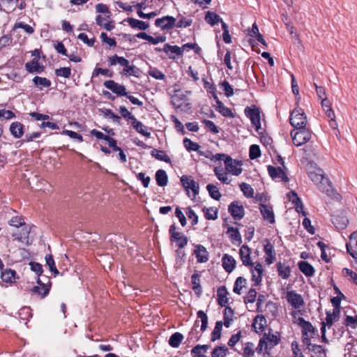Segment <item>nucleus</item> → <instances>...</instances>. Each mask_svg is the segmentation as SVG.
<instances>
[{
	"instance_id": "nucleus-1",
	"label": "nucleus",
	"mask_w": 357,
	"mask_h": 357,
	"mask_svg": "<svg viewBox=\"0 0 357 357\" xmlns=\"http://www.w3.org/2000/svg\"><path fill=\"white\" fill-rule=\"evenodd\" d=\"M308 176L314 182L319 190L322 192L331 196L332 192L330 181L324 177L322 169L315 168L313 170L308 169Z\"/></svg>"
},
{
	"instance_id": "nucleus-2",
	"label": "nucleus",
	"mask_w": 357,
	"mask_h": 357,
	"mask_svg": "<svg viewBox=\"0 0 357 357\" xmlns=\"http://www.w3.org/2000/svg\"><path fill=\"white\" fill-rule=\"evenodd\" d=\"M108 61L110 66L119 64L123 67L122 74L127 77L135 76L138 77L139 75V69L134 65H130V61L123 56L114 54L109 57Z\"/></svg>"
},
{
	"instance_id": "nucleus-3",
	"label": "nucleus",
	"mask_w": 357,
	"mask_h": 357,
	"mask_svg": "<svg viewBox=\"0 0 357 357\" xmlns=\"http://www.w3.org/2000/svg\"><path fill=\"white\" fill-rule=\"evenodd\" d=\"M297 312H291V316L295 319L294 324H297L301 329L303 342L305 344L310 345V339L315 335L316 328L309 321L302 317L296 319Z\"/></svg>"
},
{
	"instance_id": "nucleus-4",
	"label": "nucleus",
	"mask_w": 357,
	"mask_h": 357,
	"mask_svg": "<svg viewBox=\"0 0 357 357\" xmlns=\"http://www.w3.org/2000/svg\"><path fill=\"white\" fill-rule=\"evenodd\" d=\"M215 160H224L226 171L234 176H238L241 174L243 169L241 168L242 163L241 161L234 160L230 156L224 153H217L215 155Z\"/></svg>"
},
{
	"instance_id": "nucleus-5",
	"label": "nucleus",
	"mask_w": 357,
	"mask_h": 357,
	"mask_svg": "<svg viewBox=\"0 0 357 357\" xmlns=\"http://www.w3.org/2000/svg\"><path fill=\"white\" fill-rule=\"evenodd\" d=\"M310 138L311 132L306 126L291 130V141L297 146L305 144Z\"/></svg>"
},
{
	"instance_id": "nucleus-6",
	"label": "nucleus",
	"mask_w": 357,
	"mask_h": 357,
	"mask_svg": "<svg viewBox=\"0 0 357 357\" xmlns=\"http://www.w3.org/2000/svg\"><path fill=\"white\" fill-rule=\"evenodd\" d=\"M181 182L187 191L189 197L195 199L199 194V185L191 176L183 175L181 177Z\"/></svg>"
},
{
	"instance_id": "nucleus-7",
	"label": "nucleus",
	"mask_w": 357,
	"mask_h": 357,
	"mask_svg": "<svg viewBox=\"0 0 357 357\" xmlns=\"http://www.w3.org/2000/svg\"><path fill=\"white\" fill-rule=\"evenodd\" d=\"M307 125V116L301 108L296 107L291 111V126L294 128L305 127Z\"/></svg>"
},
{
	"instance_id": "nucleus-8",
	"label": "nucleus",
	"mask_w": 357,
	"mask_h": 357,
	"mask_svg": "<svg viewBox=\"0 0 357 357\" xmlns=\"http://www.w3.org/2000/svg\"><path fill=\"white\" fill-rule=\"evenodd\" d=\"M170 241L175 242L178 248H183L188 244V237L183 233L176 230L175 225L169 227Z\"/></svg>"
},
{
	"instance_id": "nucleus-9",
	"label": "nucleus",
	"mask_w": 357,
	"mask_h": 357,
	"mask_svg": "<svg viewBox=\"0 0 357 357\" xmlns=\"http://www.w3.org/2000/svg\"><path fill=\"white\" fill-rule=\"evenodd\" d=\"M176 20L172 16H164L161 18H158L155 21V25L160 27L162 30H171L175 26Z\"/></svg>"
},
{
	"instance_id": "nucleus-10",
	"label": "nucleus",
	"mask_w": 357,
	"mask_h": 357,
	"mask_svg": "<svg viewBox=\"0 0 357 357\" xmlns=\"http://www.w3.org/2000/svg\"><path fill=\"white\" fill-rule=\"evenodd\" d=\"M267 169L268 174L273 180L282 181L284 183L289 181V178L281 167H275L272 165H268Z\"/></svg>"
},
{
	"instance_id": "nucleus-11",
	"label": "nucleus",
	"mask_w": 357,
	"mask_h": 357,
	"mask_svg": "<svg viewBox=\"0 0 357 357\" xmlns=\"http://www.w3.org/2000/svg\"><path fill=\"white\" fill-rule=\"evenodd\" d=\"M246 116L250 119L252 123L255 126V129L259 132L261 128L260 112L258 108L246 107L245 109Z\"/></svg>"
},
{
	"instance_id": "nucleus-12",
	"label": "nucleus",
	"mask_w": 357,
	"mask_h": 357,
	"mask_svg": "<svg viewBox=\"0 0 357 357\" xmlns=\"http://www.w3.org/2000/svg\"><path fill=\"white\" fill-rule=\"evenodd\" d=\"M105 88L111 90L114 93L118 96H127L126 89L123 85H121L114 80H107L104 82Z\"/></svg>"
},
{
	"instance_id": "nucleus-13",
	"label": "nucleus",
	"mask_w": 357,
	"mask_h": 357,
	"mask_svg": "<svg viewBox=\"0 0 357 357\" xmlns=\"http://www.w3.org/2000/svg\"><path fill=\"white\" fill-rule=\"evenodd\" d=\"M291 208H294L296 213H298L299 215H301L304 217L307 215V213L305 210V206L302 200L293 190H291Z\"/></svg>"
},
{
	"instance_id": "nucleus-14",
	"label": "nucleus",
	"mask_w": 357,
	"mask_h": 357,
	"mask_svg": "<svg viewBox=\"0 0 357 357\" xmlns=\"http://www.w3.org/2000/svg\"><path fill=\"white\" fill-rule=\"evenodd\" d=\"M228 211L235 220H239L244 216V208L237 202H231L229 206Z\"/></svg>"
},
{
	"instance_id": "nucleus-15",
	"label": "nucleus",
	"mask_w": 357,
	"mask_h": 357,
	"mask_svg": "<svg viewBox=\"0 0 357 357\" xmlns=\"http://www.w3.org/2000/svg\"><path fill=\"white\" fill-rule=\"evenodd\" d=\"M190 91H185V93L181 90L175 91L174 95L172 98V103L176 108L181 107V102L188 100L187 94H190Z\"/></svg>"
},
{
	"instance_id": "nucleus-16",
	"label": "nucleus",
	"mask_w": 357,
	"mask_h": 357,
	"mask_svg": "<svg viewBox=\"0 0 357 357\" xmlns=\"http://www.w3.org/2000/svg\"><path fill=\"white\" fill-rule=\"evenodd\" d=\"M250 249L248 245H243L239 251V254L241 256V261L243 264L245 266H253L254 263L252 262L250 259Z\"/></svg>"
},
{
	"instance_id": "nucleus-17",
	"label": "nucleus",
	"mask_w": 357,
	"mask_h": 357,
	"mask_svg": "<svg viewBox=\"0 0 357 357\" xmlns=\"http://www.w3.org/2000/svg\"><path fill=\"white\" fill-rule=\"evenodd\" d=\"M347 252L354 258L357 255V232H354L351 234L349 241L347 244Z\"/></svg>"
},
{
	"instance_id": "nucleus-18",
	"label": "nucleus",
	"mask_w": 357,
	"mask_h": 357,
	"mask_svg": "<svg viewBox=\"0 0 357 357\" xmlns=\"http://www.w3.org/2000/svg\"><path fill=\"white\" fill-rule=\"evenodd\" d=\"M266 341L261 340L259 341L257 349L260 351L263 349L264 344L265 345V349H267L268 347H273L278 344L280 341V338L277 335H270L266 338Z\"/></svg>"
},
{
	"instance_id": "nucleus-19",
	"label": "nucleus",
	"mask_w": 357,
	"mask_h": 357,
	"mask_svg": "<svg viewBox=\"0 0 357 357\" xmlns=\"http://www.w3.org/2000/svg\"><path fill=\"white\" fill-rule=\"evenodd\" d=\"M194 252L198 262L204 263L208 260V252L204 246L202 245H197Z\"/></svg>"
},
{
	"instance_id": "nucleus-20",
	"label": "nucleus",
	"mask_w": 357,
	"mask_h": 357,
	"mask_svg": "<svg viewBox=\"0 0 357 357\" xmlns=\"http://www.w3.org/2000/svg\"><path fill=\"white\" fill-rule=\"evenodd\" d=\"M263 271L262 265L260 263H257L254 268L252 269V280L255 282V286L261 283Z\"/></svg>"
},
{
	"instance_id": "nucleus-21",
	"label": "nucleus",
	"mask_w": 357,
	"mask_h": 357,
	"mask_svg": "<svg viewBox=\"0 0 357 357\" xmlns=\"http://www.w3.org/2000/svg\"><path fill=\"white\" fill-rule=\"evenodd\" d=\"M25 68L29 73H40L43 71L44 66L40 65L38 59L37 58H34L31 61L27 62L25 64Z\"/></svg>"
},
{
	"instance_id": "nucleus-22",
	"label": "nucleus",
	"mask_w": 357,
	"mask_h": 357,
	"mask_svg": "<svg viewBox=\"0 0 357 357\" xmlns=\"http://www.w3.org/2000/svg\"><path fill=\"white\" fill-rule=\"evenodd\" d=\"M162 51L169 55L170 59H175V56L172 55V54L176 56H181L183 54V50L181 47L177 45H170L169 44H165L162 48Z\"/></svg>"
},
{
	"instance_id": "nucleus-23",
	"label": "nucleus",
	"mask_w": 357,
	"mask_h": 357,
	"mask_svg": "<svg viewBox=\"0 0 357 357\" xmlns=\"http://www.w3.org/2000/svg\"><path fill=\"white\" fill-rule=\"evenodd\" d=\"M213 97L216 100L215 109L225 117H233L234 115L231 109L225 106L215 94H213Z\"/></svg>"
},
{
	"instance_id": "nucleus-24",
	"label": "nucleus",
	"mask_w": 357,
	"mask_h": 357,
	"mask_svg": "<svg viewBox=\"0 0 357 357\" xmlns=\"http://www.w3.org/2000/svg\"><path fill=\"white\" fill-rule=\"evenodd\" d=\"M229 294L225 286L219 287L217 290L218 303L222 307H225L228 303L227 295Z\"/></svg>"
},
{
	"instance_id": "nucleus-25",
	"label": "nucleus",
	"mask_w": 357,
	"mask_h": 357,
	"mask_svg": "<svg viewBox=\"0 0 357 357\" xmlns=\"http://www.w3.org/2000/svg\"><path fill=\"white\" fill-rule=\"evenodd\" d=\"M259 209L264 220H266L270 223L275 222L274 213L271 207L265 204H260Z\"/></svg>"
},
{
	"instance_id": "nucleus-26",
	"label": "nucleus",
	"mask_w": 357,
	"mask_h": 357,
	"mask_svg": "<svg viewBox=\"0 0 357 357\" xmlns=\"http://www.w3.org/2000/svg\"><path fill=\"white\" fill-rule=\"evenodd\" d=\"M222 266L227 273H231L235 268L236 260L231 256L225 254L222 259Z\"/></svg>"
},
{
	"instance_id": "nucleus-27",
	"label": "nucleus",
	"mask_w": 357,
	"mask_h": 357,
	"mask_svg": "<svg viewBox=\"0 0 357 357\" xmlns=\"http://www.w3.org/2000/svg\"><path fill=\"white\" fill-rule=\"evenodd\" d=\"M227 234L232 243L240 245L242 243L241 234L237 228L229 227L227 229Z\"/></svg>"
},
{
	"instance_id": "nucleus-28",
	"label": "nucleus",
	"mask_w": 357,
	"mask_h": 357,
	"mask_svg": "<svg viewBox=\"0 0 357 357\" xmlns=\"http://www.w3.org/2000/svg\"><path fill=\"white\" fill-rule=\"evenodd\" d=\"M264 250L267 255L266 257V261L268 264H272L275 259L274 248L268 241H266V244H264Z\"/></svg>"
},
{
	"instance_id": "nucleus-29",
	"label": "nucleus",
	"mask_w": 357,
	"mask_h": 357,
	"mask_svg": "<svg viewBox=\"0 0 357 357\" xmlns=\"http://www.w3.org/2000/svg\"><path fill=\"white\" fill-rule=\"evenodd\" d=\"M299 270L306 276L311 277L314 274V267L305 261H301L298 263Z\"/></svg>"
},
{
	"instance_id": "nucleus-30",
	"label": "nucleus",
	"mask_w": 357,
	"mask_h": 357,
	"mask_svg": "<svg viewBox=\"0 0 357 357\" xmlns=\"http://www.w3.org/2000/svg\"><path fill=\"white\" fill-rule=\"evenodd\" d=\"M24 126L20 122H13L10 126V131L15 138H20L23 134Z\"/></svg>"
},
{
	"instance_id": "nucleus-31",
	"label": "nucleus",
	"mask_w": 357,
	"mask_h": 357,
	"mask_svg": "<svg viewBox=\"0 0 357 357\" xmlns=\"http://www.w3.org/2000/svg\"><path fill=\"white\" fill-rule=\"evenodd\" d=\"M38 284L40 286H35L32 288L31 291L32 292L35 294H38L41 296V298H45L50 291V287L47 286L46 284L41 283L39 278H38Z\"/></svg>"
},
{
	"instance_id": "nucleus-32",
	"label": "nucleus",
	"mask_w": 357,
	"mask_h": 357,
	"mask_svg": "<svg viewBox=\"0 0 357 357\" xmlns=\"http://www.w3.org/2000/svg\"><path fill=\"white\" fill-rule=\"evenodd\" d=\"M131 123L137 132L146 137H149L151 135L150 132L148 130V128L137 119L132 121Z\"/></svg>"
},
{
	"instance_id": "nucleus-33",
	"label": "nucleus",
	"mask_w": 357,
	"mask_h": 357,
	"mask_svg": "<svg viewBox=\"0 0 357 357\" xmlns=\"http://www.w3.org/2000/svg\"><path fill=\"white\" fill-rule=\"evenodd\" d=\"M332 222L337 229H344L347 227L349 220L345 216L337 215L333 217Z\"/></svg>"
},
{
	"instance_id": "nucleus-34",
	"label": "nucleus",
	"mask_w": 357,
	"mask_h": 357,
	"mask_svg": "<svg viewBox=\"0 0 357 357\" xmlns=\"http://www.w3.org/2000/svg\"><path fill=\"white\" fill-rule=\"evenodd\" d=\"M155 181L158 185L164 187L167 185L168 177L167 173L163 169H159L155 173Z\"/></svg>"
},
{
	"instance_id": "nucleus-35",
	"label": "nucleus",
	"mask_w": 357,
	"mask_h": 357,
	"mask_svg": "<svg viewBox=\"0 0 357 357\" xmlns=\"http://www.w3.org/2000/svg\"><path fill=\"white\" fill-rule=\"evenodd\" d=\"M128 22L131 27L136 28L139 30H146L149 26V23L135 18H128Z\"/></svg>"
},
{
	"instance_id": "nucleus-36",
	"label": "nucleus",
	"mask_w": 357,
	"mask_h": 357,
	"mask_svg": "<svg viewBox=\"0 0 357 357\" xmlns=\"http://www.w3.org/2000/svg\"><path fill=\"white\" fill-rule=\"evenodd\" d=\"M214 173L218 180H220L222 183L229 184L230 183V180L228 178L227 172H225L222 167H216L214 169Z\"/></svg>"
},
{
	"instance_id": "nucleus-37",
	"label": "nucleus",
	"mask_w": 357,
	"mask_h": 357,
	"mask_svg": "<svg viewBox=\"0 0 357 357\" xmlns=\"http://www.w3.org/2000/svg\"><path fill=\"white\" fill-rule=\"evenodd\" d=\"M191 282L192 289L197 295H200L202 294V287L200 284V275L197 273H195L192 275Z\"/></svg>"
},
{
	"instance_id": "nucleus-38",
	"label": "nucleus",
	"mask_w": 357,
	"mask_h": 357,
	"mask_svg": "<svg viewBox=\"0 0 357 357\" xmlns=\"http://www.w3.org/2000/svg\"><path fill=\"white\" fill-rule=\"evenodd\" d=\"M151 155L158 160L164 161L167 163L171 162L169 157L166 154V153L164 151L154 149L151 151Z\"/></svg>"
},
{
	"instance_id": "nucleus-39",
	"label": "nucleus",
	"mask_w": 357,
	"mask_h": 357,
	"mask_svg": "<svg viewBox=\"0 0 357 357\" xmlns=\"http://www.w3.org/2000/svg\"><path fill=\"white\" fill-rule=\"evenodd\" d=\"M183 340V335L178 333H174L171 335L169 340V344L171 347L174 348H177L181 343L182 340Z\"/></svg>"
},
{
	"instance_id": "nucleus-40",
	"label": "nucleus",
	"mask_w": 357,
	"mask_h": 357,
	"mask_svg": "<svg viewBox=\"0 0 357 357\" xmlns=\"http://www.w3.org/2000/svg\"><path fill=\"white\" fill-rule=\"evenodd\" d=\"M205 20L208 24L214 26L218 22H222V18L216 13L208 11L205 15Z\"/></svg>"
},
{
	"instance_id": "nucleus-41",
	"label": "nucleus",
	"mask_w": 357,
	"mask_h": 357,
	"mask_svg": "<svg viewBox=\"0 0 357 357\" xmlns=\"http://www.w3.org/2000/svg\"><path fill=\"white\" fill-rule=\"evenodd\" d=\"M304 305V301L301 295L291 291V307L299 308Z\"/></svg>"
},
{
	"instance_id": "nucleus-42",
	"label": "nucleus",
	"mask_w": 357,
	"mask_h": 357,
	"mask_svg": "<svg viewBox=\"0 0 357 357\" xmlns=\"http://www.w3.org/2000/svg\"><path fill=\"white\" fill-rule=\"evenodd\" d=\"M33 82L36 86L39 87L40 89H42L43 87L47 88L51 86V81L46 77L36 76L33 79Z\"/></svg>"
},
{
	"instance_id": "nucleus-43",
	"label": "nucleus",
	"mask_w": 357,
	"mask_h": 357,
	"mask_svg": "<svg viewBox=\"0 0 357 357\" xmlns=\"http://www.w3.org/2000/svg\"><path fill=\"white\" fill-rule=\"evenodd\" d=\"M203 212H204L205 218L207 220H215L218 218V209L216 208L204 207Z\"/></svg>"
},
{
	"instance_id": "nucleus-44",
	"label": "nucleus",
	"mask_w": 357,
	"mask_h": 357,
	"mask_svg": "<svg viewBox=\"0 0 357 357\" xmlns=\"http://www.w3.org/2000/svg\"><path fill=\"white\" fill-rule=\"evenodd\" d=\"M222 328V322L221 321H218L215 323V328L211 333V340L212 341L214 342L220 338Z\"/></svg>"
},
{
	"instance_id": "nucleus-45",
	"label": "nucleus",
	"mask_w": 357,
	"mask_h": 357,
	"mask_svg": "<svg viewBox=\"0 0 357 357\" xmlns=\"http://www.w3.org/2000/svg\"><path fill=\"white\" fill-rule=\"evenodd\" d=\"M206 189L210 195V196L215 199V200H219L221 197V194L218 190V188L213 185V184H208L206 185Z\"/></svg>"
},
{
	"instance_id": "nucleus-46",
	"label": "nucleus",
	"mask_w": 357,
	"mask_h": 357,
	"mask_svg": "<svg viewBox=\"0 0 357 357\" xmlns=\"http://www.w3.org/2000/svg\"><path fill=\"white\" fill-rule=\"evenodd\" d=\"M239 187L244 196L246 197L250 198L254 196V190L250 185L246 183H241Z\"/></svg>"
},
{
	"instance_id": "nucleus-47",
	"label": "nucleus",
	"mask_w": 357,
	"mask_h": 357,
	"mask_svg": "<svg viewBox=\"0 0 357 357\" xmlns=\"http://www.w3.org/2000/svg\"><path fill=\"white\" fill-rule=\"evenodd\" d=\"M246 280L243 277H238L236 280L234 287V292L240 295L241 294V291L245 286Z\"/></svg>"
},
{
	"instance_id": "nucleus-48",
	"label": "nucleus",
	"mask_w": 357,
	"mask_h": 357,
	"mask_svg": "<svg viewBox=\"0 0 357 357\" xmlns=\"http://www.w3.org/2000/svg\"><path fill=\"white\" fill-rule=\"evenodd\" d=\"M183 145L188 151H199L200 146L188 138L183 139Z\"/></svg>"
},
{
	"instance_id": "nucleus-49",
	"label": "nucleus",
	"mask_w": 357,
	"mask_h": 357,
	"mask_svg": "<svg viewBox=\"0 0 357 357\" xmlns=\"http://www.w3.org/2000/svg\"><path fill=\"white\" fill-rule=\"evenodd\" d=\"M15 271L13 270H6L1 273V279L5 282H13L15 280Z\"/></svg>"
},
{
	"instance_id": "nucleus-50",
	"label": "nucleus",
	"mask_w": 357,
	"mask_h": 357,
	"mask_svg": "<svg viewBox=\"0 0 357 357\" xmlns=\"http://www.w3.org/2000/svg\"><path fill=\"white\" fill-rule=\"evenodd\" d=\"M46 265L49 267L50 271L53 273L54 275H58L59 273L58 269L55 266V263L52 255H47L45 256Z\"/></svg>"
},
{
	"instance_id": "nucleus-51",
	"label": "nucleus",
	"mask_w": 357,
	"mask_h": 357,
	"mask_svg": "<svg viewBox=\"0 0 357 357\" xmlns=\"http://www.w3.org/2000/svg\"><path fill=\"white\" fill-rule=\"evenodd\" d=\"M178 17H180V20L176 24L175 23V26L177 28H187L190 26L192 23V19L185 18L181 15H178Z\"/></svg>"
},
{
	"instance_id": "nucleus-52",
	"label": "nucleus",
	"mask_w": 357,
	"mask_h": 357,
	"mask_svg": "<svg viewBox=\"0 0 357 357\" xmlns=\"http://www.w3.org/2000/svg\"><path fill=\"white\" fill-rule=\"evenodd\" d=\"M255 354V344L252 342H247L243 347V355L244 357H251Z\"/></svg>"
},
{
	"instance_id": "nucleus-53",
	"label": "nucleus",
	"mask_w": 357,
	"mask_h": 357,
	"mask_svg": "<svg viewBox=\"0 0 357 357\" xmlns=\"http://www.w3.org/2000/svg\"><path fill=\"white\" fill-rule=\"evenodd\" d=\"M261 151L259 146L257 144H252L250 146L249 157L251 160H255L260 157Z\"/></svg>"
},
{
	"instance_id": "nucleus-54",
	"label": "nucleus",
	"mask_w": 357,
	"mask_h": 357,
	"mask_svg": "<svg viewBox=\"0 0 357 357\" xmlns=\"http://www.w3.org/2000/svg\"><path fill=\"white\" fill-rule=\"evenodd\" d=\"M176 253V264L181 266L185 261V253L182 248H178L175 251Z\"/></svg>"
},
{
	"instance_id": "nucleus-55",
	"label": "nucleus",
	"mask_w": 357,
	"mask_h": 357,
	"mask_svg": "<svg viewBox=\"0 0 357 357\" xmlns=\"http://www.w3.org/2000/svg\"><path fill=\"white\" fill-rule=\"evenodd\" d=\"M227 348L225 346L215 347L211 354V357H225Z\"/></svg>"
},
{
	"instance_id": "nucleus-56",
	"label": "nucleus",
	"mask_w": 357,
	"mask_h": 357,
	"mask_svg": "<svg viewBox=\"0 0 357 357\" xmlns=\"http://www.w3.org/2000/svg\"><path fill=\"white\" fill-rule=\"evenodd\" d=\"M278 271L279 275L284 279L288 278L290 275V268L289 266H284L280 263L278 264Z\"/></svg>"
},
{
	"instance_id": "nucleus-57",
	"label": "nucleus",
	"mask_w": 357,
	"mask_h": 357,
	"mask_svg": "<svg viewBox=\"0 0 357 357\" xmlns=\"http://www.w3.org/2000/svg\"><path fill=\"white\" fill-rule=\"evenodd\" d=\"M197 317L201 319L202 321L201 331H204L208 326V317L206 314L202 310L197 312Z\"/></svg>"
},
{
	"instance_id": "nucleus-58",
	"label": "nucleus",
	"mask_w": 357,
	"mask_h": 357,
	"mask_svg": "<svg viewBox=\"0 0 357 357\" xmlns=\"http://www.w3.org/2000/svg\"><path fill=\"white\" fill-rule=\"evenodd\" d=\"M55 74L58 77H63L65 78H69L71 75V70L70 68H60L59 69H56Z\"/></svg>"
},
{
	"instance_id": "nucleus-59",
	"label": "nucleus",
	"mask_w": 357,
	"mask_h": 357,
	"mask_svg": "<svg viewBox=\"0 0 357 357\" xmlns=\"http://www.w3.org/2000/svg\"><path fill=\"white\" fill-rule=\"evenodd\" d=\"M119 112L124 119H127L128 121L130 120L131 122L135 120V117L134 115L132 114L131 112H130L128 109L124 106H121L119 107Z\"/></svg>"
},
{
	"instance_id": "nucleus-60",
	"label": "nucleus",
	"mask_w": 357,
	"mask_h": 357,
	"mask_svg": "<svg viewBox=\"0 0 357 357\" xmlns=\"http://www.w3.org/2000/svg\"><path fill=\"white\" fill-rule=\"evenodd\" d=\"M202 122L210 132H213V134H218L219 132L218 128L212 121L204 119Z\"/></svg>"
},
{
	"instance_id": "nucleus-61",
	"label": "nucleus",
	"mask_w": 357,
	"mask_h": 357,
	"mask_svg": "<svg viewBox=\"0 0 357 357\" xmlns=\"http://www.w3.org/2000/svg\"><path fill=\"white\" fill-rule=\"evenodd\" d=\"M149 74L152 77L159 80L164 79L165 77V75L162 73V72L155 68H151L149 71Z\"/></svg>"
},
{
	"instance_id": "nucleus-62",
	"label": "nucleus",
	"mask_w": 357,
	"mask_h": 357,
	"mask_svg": "<svg viewBox=\"0 0 357 357\" xmlns=\"http://www.w3.org/2000/svg\"><path fill=\"white\" fill-rule=\"evenodd\" d=\"M257 293L255 289H250L245 297V303H252L256 301Z\"/></svg>"
},
{
	"instance_id": "nucleus-63",
	"label": "nucleus",
	"mask_w": 357,
	"mask_h": 357,
	"mask_svg": "<svg viewBox=\"0 0 357 357\" xmlns=\"http://www.w3.org/2000/svg\"><path fill=\"white\" fill-rule=\"evenodd\" d=\"M77 38L79 40H82L84 43L88 45L89 47H93L94 43H95V42H96L95 38H91V39H89L88 37H87V35L85 33H79L78 35Z\"/></svg>"
},
{
	"instance_id": "nucleus-64",
	"label": "nucleus",
	"mask_w": 357,
	"mask_h": 357,
	"mask_svg": "<svg viewBox=\"0 0 357 357\" xmlns=\"http://www.w3.org/2000/svg\"><path fill=\"white\" fill-rule=\"evenodd\" d=\"M221 85L226 96L230 97L234 94L233 88L227 81L225 80L222 82Z\"/></svg>"
}]
</instances>
